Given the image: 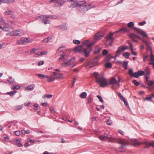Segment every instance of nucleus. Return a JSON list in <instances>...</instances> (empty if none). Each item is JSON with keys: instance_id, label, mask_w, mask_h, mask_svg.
Listing matches in <instances>:
<instances>
[{"instance_id": "nucleus-1", "label": "nucleus", "mask_w": 154, "mask_h": 154, "mask_svg": "<svg viewBox=\"0 0 154 154\" xmlns=\"http://www.w3.org/2000/svg\"><path fill=\"white\" fill-rule=\"evenodd\" d=\"M59 55L60 57L59 58V60L63 61L61 64L62 66H63L67 67L70 65L72 63L74 62L75 60V58L74 57L68 59L67 55L62 51H60Z\"/></svg>"}, {"instance_id": "nucleus-2", "label": "nucleus", "mask_w": 154, "mask_h": 154, "mask_svg": "<svg viewBox=\"0 0 154 154\" xmlns=\"http://www.w3.org/2000/svg\"><path fill=\"white\" fill-rule=\"evenodd\" d=\"M118 143L120 144L121 146L115 150L116 151L119 152H124L125 151L124 147L129 144L128 140L125 139H120L118 140Z\"/></svg>"}, {"instance_id": "nucleus-3", "label": "nucleus", "mask_w": 154, "mask_h": 154, "mask_svg": "<svg viewBox=\"0 0 154 154\" xmlns=\"http://www.w3.org/2000/svg\"><path fill=\"white\" fill-rule=\"evenodd\" d=\"M128 26L130 28H132L136 32L139 34L145 37H147V35L145 32L143 30L135 27H134V23L133 22H131L127 24Z\"/></svg>"}, {"instance_id": "nucleus-4", "label": "nucleus", "mask_w": 154, "mask_h": 154, "mask_svg": "<svg viewBox=\"0 0 154 154\" xmlns=\"http://www.w3.org/2000/svg\"><path fill=\"white\" fill-rule=\"evenodd\" d=\"M93 43L94 42L87 45V47L84 48L82 51H81V54L85 57H88L89 55L91 52L92 50L91 46L94 44Z\"/></svg>"}, {"instance_id": "nucleus-5", "label": "nucleus", "mask_w": 154, "mask_h": 154, "mask_svg": "<svg viewBox=\"0 0 154 154\" xmlns=\"http://www.w3.org/2000/svg\"><path fill=\"white\" fill-rule=\"evenodd\" d=\"M97 82L100 84V86L103 88L108 85L107 80L103 76L97 77L96 78Z\"/></svg>"}, {"instance_id": "nucleus-6", "label": "nucleus", "mask_w": 154, "mask_h": 154, "mask_svg": "<svg viewBox=\"0 0 154 154\" xmlns=\"http://www.w3.org/2000/svg\"><path fill=\"white\" fill-rule=\"evenodd\" d=\"M115 33H110L108 35L106 36V42H109V44L110 45H112V43L115 39L113 37V35Z\"/></svg>"}, {"instance_id": "nucleus-7", "label": "nucleus", "mask_w": 154, "mask_h": 154, "mask_svg": "<svg viewBox=\"0 0 154 154\" xmlns=\"http://www.w3.org/2000/svg\"><path fill=\"white\" fill-rule=\"evenodd\" d=\"M97 64V62H93L91 60L87 62L86 63V66L87 69H90L93 67Z\"/></svg>"}, {"instance_id": "nucleus-8", "label": "nucleus", "mask_w": 154, "mask_h": 154, "mask_svg": "<svg viewBox=\"0 0 154 154\" xmlns=\"http://www.w3.org/2000/svg\"><path fill=\"white\" fill-rule=\"evenodd\" d=\"M117 63L120 66L124 67L125 70L127 69L128 66V61L118 60L117 62Z\"/></svg>"}, {"instance_id": "nucleus-9", "label": "nucleus", "mask_w": 154, "mask_h": 154, "mask_svg": "<svg viewBox=\"0 0 154 154\" xmlns=\"http://www.w3.org/2000/svg\"><path fill=\"white\" fill-rule=\"evenodd\" d=\"M13 32L14 36H20L23 35L24 33V31L23 30L20 29H18V30L13 31Z\"/></svg>"}, {"instance_id": "nucleus-10", "label": "nucleus", "mask_w": 154, "mask_h": 154, "mask_svg": "<svg viewBox=\"0 0 154 154\" xmlns=\"http://www.w3.org/2000/svg\"><path fill=\"white\" fill-rule=\"evenodd\" d=\"M39 17L42 19V21L45 24L50 23L51 21L50 20L48 19L47 15H42Z\"/></svg>"}, {"instance_id": "nucleus-11", "label": "nucleus", "mask_w": 154, "mask_h": 154, "mask_svg": "<svg viewBox=\"0 0 154 154\" xmlns=\"http://www.w3.org/2000/svg\"><path fill=\"white\" fill-rule=\"evenodd\" d=\"M121 32L122 33H128L130 32V30L128 28H123L120 29L119 30L114 32V33H116Z\"/></svg>"}, {"instance_id": "nucleus-12", "label": "nucleus", "mask_w": 154, "mask_h": 154, "mask_svg": "<svg viewBox=\"0 0 154 154\" xmlns=\"http://www.w3.org/2000/svg\"><path fill=\"white\" fill-rule=\"evenodd\" d=\"M83 47L82 45H80L75 48L73 49V51L74 53L80 52L81 54V51L83 50Z\"/></svg>"}, {"instance_id": "nucleus-13", "label": "nucleus", "mask_w": 154, "mask_h": 154, "mask_svg": "<svg viewBox=\"0 0 154 154\" xmlns=\"http://www.w3.org/2000/svg\"><path fill=\"white\" fill-rule=\"evenodd\" d=\"M131 140L132 142V144L134 146H137L140 145L141 144V142H139L136 139H131Z\"/></svg>"}, {"instance_id": "nucleus-14", "label": "nucleus", "mask_w": 154, "mask_h": 154, "mask_svg": "<svg viewBox=\"0 0 154 154\" xmlns=\"http://www.w3.org/2000/svg\"><path fill=\"white\" fill-rule=\"evenodd\" d=\"M66 2V0H57L55 5L57 7H60L62 6Z\"/></svg>"}, {"instance_id": "nucleus-15", "label": "nucleus", "mask_w": 154, "mask_h": 154, "mask_svg": "<svg viewBox=\"0 0 154 154\" xmlns=\"http://www.w3.org/2000/svg\"><path fill=\"white\" fill-rule=\"evenodd\" d=\"M103 36V34L101 32H98L95 35L94 38L96 40H99L102 38Z\"/></svg>"}, {"instance_id": "nucleus-16", "label": "nucleus", "mask_w": 154, "mask_h": 154, "mask_svg": "<svg viewBox=\"0 0 154 154\" xmlns=\"http://www.w3.org/2000/svg\"><path fill=\"white\" fill-rule=\"evenodd\" d=\"M93 8V6L91 4H90L87 5H85L84 6H82L81 8V9H83L86 11H87L91 8Z\"/></svg>"}, {"instance_id": "nucleus-17", "label": "nucleus", "mask_w": 154, "mask_h": 154, "mask_svg": "<svg viewBox=\"0 0 154 154\" xmlns=\"http://www.w3.org/2000/svg\"><path fill=\"white\" fill-rule=\"evenodd\" d=\"M115 83H117V81L115 78H112L109 82V83L110 85H112V88L113 89H114L113 84Z\"/></svg>"}, {"instance_id": "nucleus-18", "label": "nucleus", "mask_w": 154, "mask_h": 154, "mask_svg": "<svg viewBox=\"0 0 154 154\" xmlns=\"http://www.w3.org/2000/svg\"><path fill=\"white\" fill-rule=\"evenodd\" d=\"M58 27L62 30H66L67 28V25L66 23H64L59 25Z\"/></svg>"}, {"instance_id": "nucleus-19", "label": "nucleus", "mask_w": 154, "mask_h": 154, "mask_svg": "<svg viewBox=\"0 0 154 154\" xmlns=\"http://www.w3.org/2000/svg\"><path fill=\"white\" fill-rule=\"evenodd\" d=\"M35 88V85H30L25 88L26 90L32 91Z\"/></svg>"}, {"instance_id": "nucleus-20", "label": "nucleus", "mask_w": 154, "mask_h": 154, "mask_svg": "<svg viewBox=\"0 0 154 154\" xmlns=\"http://www.w3.org/2000/svg\"><path fill=\"white\" fill-rule=\"evenodd\" d=\"M120 139V138L116 139L114 138H112L111 137H110V138L109 139L108 142L112 143H118V140Z\"/></svg>"}, {"instance_id": "nucleus-21", "label": "nucleus", "mask_w": 154, "mask_h": 154, "mask_svg": "<svg viewBox=\"0 0 154 154\" xmlns=\"http://www.w3.org/2000/svg\"><path fill=\"white\" fill-rule=\"evenodd\" d=\"M47 78V81L49 82H53L56 79V78L52 75H51L50 77L48 76V78Z\"/></svg>"}, {"instance_id": "nucleus-22", "label": "nucleus", "mask_w": 154, "mask_h": 154, "mask_svg": "<svg viewBox=\"0 0 154 154\" xmlns=\"http://www.w3.org/2000/svg\"><path fill=\"white\" fill-rule=\"evenodd\" d=\"M7 81L10 85H14L15 84V81L14 79H12V77H10L7 80Z\"/></svg>"}, {"instance_id": "nucleus-23", "label": "nucleus", "mask_w": 154, "mask_h": 154, "mask_svg": "<svg viewBox=\"0 0 154 154\" xmlns=\"http://www.w3.org/2000/svg\"><path fill=\"white\" fill-rule=\"evenodd\" d=\"M79 6V4H78V2H77V3H74L71 5L69 6V8H72L77 7Z\"/></svg>"}, {"instance_id": "nucleus-24", "label": "nucleus", "mask_w": 154, "mask_h": 154, "mask_svg": "<svg viewBox=\"0 0 154 154\" xmlns=\"http://www.w3.org/2000/svg\"><path fill=\"white\" fill-rule=\"evenodd\" d=\"M123 48H122V46L119 47L117 49L116 53L117 54H119L120 53L122 52H123Z\"/></svg>"}, {"instance_id": "nucleus-25", "label": "nucleus", "mask_w": 154, "mask_h": 154, "mask_svg": "<svg viewBox=\"0 0 154 154\" xmlns=\"http://www.w3.org/2000/svg\"><path fill=\"white\" fill-rule=\"evenodd\" d=\"M25 43L24 38H22L19 40L17 41V43L20 45L23 44Z\"/></svg>"}, {"instance_id": "nucleus-26", "label": "nucleus", "mask_w": 154, "mask_h": 154, "mask_svg": "<svg viewBox=\"0 0 154 154\" xmlns=\"http://www.w3.org/2000/svg\"><path fill=\"white\" fill-rule=\"evenodd\" d=\"M16 92L17 91H16L14 90L11 92H7V93L8 95H9L11 96H13L15 94Z\"/></svg>"}, {"instance_id": "nucleus-27", "label": "nucleus", "mask_w": 154, "mask_h": 154, "mask_svg": "<svg viewBox=\"0 0 154 154\" xmlns=\"http://www.w3.org/2000/svg\"><path fill=\"white\" fill-rule=\"evenodd\" d=\"M147 85L150 87H154V80H152L150 81L147 84Z\"/></svg>"}, {"instance_id": "nucleus-28", "label": "nucleus", "mask_w": 154, "mask_h": 154, "mask_svg": "<svg viewBox=\"0 0 154 154\" xmlns=\"http://www.w3.org/2000/svg\"><path fill=\"white\" fill-rule=\"evenodd\" d=\"M152 96H149V95L147 96L146 98L144 99V100L147 101H150L152 102H153L152 100Z\"/></svg>"}, {"instance_id": "nucleus-29", "label": "nucleus", "mask_w": 154, "mask_h": 154, "mask_svg": "<svg viewBox=\"0 0 154 154\" xmlns=\"http://www.w3.org/2000/svg\"><path fill=\"white\" fill-rule=\"evenodd\" d=\"M14 142L17 144V146L19 147L22 146V145L20 141L18 139H16L14 140Z\"/></svg>"}, {"instance_id": "nucleus-30", "label": "nucleus", "mask_w": 154, "mask_h": 154, "mask_svg": "<svg viewBox=\"0 0 154 154\" xmlns=\"http://www.w3.org/2000/svg\"><path fill=\"white\" fill-rule=\"evenodd\" d=\"M87 93L86 92H83L81 94L80 96L82 98H85L87 96Z\"/></svg>"}, {"instance_id": "nucleus-31", "label": "nucleus", "mask_w": 154, "mask_h": 154, "mask_svg": "<svg viewBox=\"0 0 154 154\" xmlns=\"http://www.w3.org/2000/svg\"><path fill=\"white\" fill-rule=\"evenodd\" d=\"M130 55V53L128 52H125L122 54V55L126 59H128Z\"/></svg>"}, {"instance_id": "nucleus-32", "label": "nucleus", "mask_w": 154, "mask_h": 154, "mask_svg": "<svg viewBox=\"0 0 154 154\" xmlns=\"http://www.w3.org/2000/svg\"><path fill=\"white\" fill-rule=\"evenodd\" d=\"M38 76L39 78H43V79L47 78H48V76L42 74H38Z\"/></svg>"}, {"instance_id": "nucleus-33", "label": "nucleus", "mask_w": 154, "mask_h": 154, "mask_svg": "<svg viewBox=\"0 0 154 154\" xmlns=\"http://www.w3.org/2000/svg\"><path fill=\"white\" fill-rule=\"evenodd\" d=\"M47 17L50 19H56L58 17L56 15H47Z\"/></svg>"}, {"instance_id": "nucleus-34", "label": "nucleus", "mask_w": 154, "mask_h": 154, "mask_svg": "<svg viewBox=\"0 0 154 154\" xmlns=\"http://www.w3.org/2000/svg\"><path fill=\"white\" fill-rule=\"evenodd\" d=\"M13 12V11L8 10L4 12V14L5 15H11L12 14V13Z\"/></svg>"}, {"instance_id": "nucleus-35", "label": "nucleus", "mask_w": 154, "mask_h": 154, "mask_svg": "<svg viewBox=\"0 0 154 154\" xmlns=\"http://www.w3.org/2000/svg\"><path fill=\"white\" fill-rule=\"evenodd\" d=\"M105 66L107 68H111L112 66V64L111 63L107 62L105 64Z\"/></svg>"}, {"instance_id": "nucleus-36", "label": "nucleus", "mask_w": 154, "mask_h": 154, "mask_svg": "<svg viewBox=\"0 0 154 154\" xmlns=\"http://www.w3.org/2000/svg\"><path fill=\"white\" fill-rule=\"evenodd\" d=\"M145 44L146 45V46L147 50H148V51L150 50V51H151L152 49H151V46L150 45L149 43L148 42L147 43H146V44Z\"/></svg>"}, {"instance_id": "nucleus-37", "label": "nucleus", "mask_w": 154, "mask_h": 154, "mask_svg": "<svg viewBox=\"0 0 154 154\" xmlns=\"http://www.w3.org/2000/svg\"><path fill=\"white\" fill-rule=\"evenodd\" d=\"M93 100V98L91 97V96H89L88 97L87 103H90Z\"/></svg>"}, {"instance_id": "nucleus-38", "label": "nucleus", "mask_w": 154, "mask_h": 154, "mask_svg": "<svg viewBox=\"0 0 154 154\" xmlns=\"http://www.w3.org/2000/svg\"><path fill=\"white\" fill-rule=\"evenodd\" d=\"M23 108V105H18L15 107V109L19 110Z\"/></svg>"}, {"instance_id": "nucleus-39", "label": "nucleus", "mask_w": 154, "mask_h": 154, "mask_svg": "<svg viewBox=\"0 0 154 154\" xmlns=\"http://www.w3.org/2000/svg\"><path fill=\"white\" fill-rule=\"evenodd\" d=\"M134 77L136 78H138L139 77L137 72H135L133 73L131 77Z\"/></svg>"}, {"instance_id": "nucleus-40", "label": "nucleus", "mask_w": 154, "mask_h": 154, "mask_svg": "<svg viewBox=\"0 0 154 154\" xmlns=\"http://www.w3.org/2000/svg\"><path fill=\"white\" fill-rule=\"evenodd\" d=\"M130 35H131V36H133V37H134L135 38V37H136L139 39H141V38L140 36L134 34L133 33H131L130 34Z\"/></svg>"}, {"instance_id": "nucleus-41", "label": "nucleus", "mask_w": 154, "mask_h": 154, "mask_svg": "<svg viewBox=\"0 0 154 154\" xmlns=\"http://www.w3.org/2000/svg\"><path fill=\"white\" fill-rule=\"evenodd\" d=\"M73 42L75 44L79 45L80 44V41L79 40L75 39L73 40Z\"/></svg>"}, {"instance_id": "nucleus-42", "label": "nucleus", "mask_w": 154, "mask_h": 154, "mask_svg": "<svg viewBox=\"0 0 154 154\" xmlns=\"http://www.w3.org/2000/svg\"><path fill=\"white\" fill-rule=\"evenodd\" d=\"M20 88V86L19 85H15L11 87L12 89H19Z\"/></svg>"}, {"instance_id": "nucleus-43", "label": "nucleus", "mask_w": 154, "mask_h": 154, "mask_svg": "<svg viewBox=\"0 0 154 154\" xmlns=\"http://www.w3.org/2000/svg\"><path fill=\"white\" fill-rule=\"evenodd\" d=\"M139 76H141L144 74V72L143 71H139L138 72Z\"/></svg>"}, {"instance_id": "nucleus-44", "label": "nucleus", "mask_w": 154, "mask_h": 154, "mask_svg": "<svg viewBox=\"0 0 154 154\" xmlns=\"http://www.w3.org/2000/svg\"><path fill=\"white\" fill-rule=\"evenodd\" d=\"M78 4H79V6H81L83 5H84L86 4V2L85 1H80L77 2Z\"/></svg>"}, {"instance_id": "nucleus-45", "label": "nucleus", "mask_w": 154, "mask_h": 154, "mask_svg": "<svg viewBox=\"0 0 154 154\" xmlns=\"http://www.w3.org/2000/svg\"><path fill=\"white\" fill-rule=\"evenodd\" d=\"M132 83L136 86H138L139 85V83L136 80H134L132 81Z\"/></svg>"}, {"instance_id": "nucleus-46", "label": "nucleus", "mask_w": 154, "mask_h": 154, "mask_svg": "<svg viewBox=\"0 0 154 154\" xmlns=\"http://www.w3.org/2000/svg\"><path fill=\"white\" fill-rule=\"evenodd\" d=\"M151 55H150V60L151 61H154V55H153L152 54V52H151Z\"/></svg>"}, {"instance_id": "nucleus-47", "label": "nucleus", "mask_w": 154, "mask_h": 154, "mask_svg": "<svg viewBox=\"0 0 154 154\" xmlns=\"http://www.w3.org/2000/svg\"><path fill=\"white\" fill-rule=\"evenodd\" d=\"M118 95L122 100L125 99L123 96L122 95V94L120 93H118Z\"/></svg>"}, {"instance_id": "nucleus-48", "label": "nucleus", "mask_w": 154, "mask_h": 154, "mask_svg": "<svg viewBox=\"0 0 154 154\" xmlns=\"http://www.w3.org/2000/svg\"><path fill=\"white\" fill-rule=\"evenodd\" d=\"M44 97H45L51 98L52 97V95L48 94H45L44 95Z\"/></svg>"}, {"instance_id": "nucleus-49", "label": "nucleus", "mask_w": 154, "mask_h": 154, "mask_svg": "<svg viewBox=\"0 0 154 154\" xmlns=\"http://www.w3.org/2000/svg\"><path fill=\"white\" fill-rule=\"evenodd\" d=\"M108 53V51L106 49H104L103 51L102 54L103 56L106 55Z\"/></svg>"}, {"instance_id": "nucleus-50", "label": "nucleus", "mask_w": 154, "mask_h": 154, "mask_svg": "<svg viewBox=\"0 0 154 154\" xmlns=\"http://www.w3.org/2000/svg\"><path fill=\"white\" fill-rule=\"evenodd\" d=\"M146 21H143L142 22H139L138 23V24L139 25L143 26L145 24H146Z\"/></svg>"}, {"instance_id": "nucleus-51", "label": "nucleus", "mask_w": 154, "mask_h": 154, "mask_svg": "<svg viewBox=\"0 0 154 154\" xmlns=\"http://www.w3.org/2000/svg\"><path fill=\"white\" fill-rule=\"evenodd\" d=\"M13 34H14V32H13V31L12 32H9L7 33L6 34V35H7V36L10 35V36H14Z\"/></svg>"}, {"instance_id": "nucleus-52", "label": "nucleus", "mask_w": 154, "mask_h": 154, "mask_svg": "<svg viewBox=\"0 0 154 154\" xmlns=\"http://www.w3.org/2000/svg\"><path fill=\"white\" fill-rule=\"evenodd\" d=\"M128 72L129 74V75H131V77L132 75V74H133V73H134L133 72V70L132 69H129L128 71Z\"/></svg>"}, {"instance_id": "nucleus-53", "label": "nucleus", "mask_w": 154, "mask_h": 154, "mask_svg": "<svg viewBox=\"0 0 154 154\" xmlns=\"http://www.w3.org/2000/svg\"><path fill=\"white\" fill-rule=\"evenodd\" d=\"M149 74H150V73L147 70V71H146L145 74V77H149Z\"/></svg>"}, {"instance_id": "nucleus-54", "label": "nucleus", "mask_w": 154, "mask_h": 154, "mask_svg": "<svg viewBox=\"0 0 154 154\" xmlns=\"http://www.w3.org/2000/svg\"><path fill=\"white\" fill-rule=\"evenodd\" d=\"M38 49L36 48H34L32 49L30 51L31 53H34L37 51Z\"/></svg>"}, {"instance_id": "nucleus-55", "label": "nucleus", "mask_w": 154, "mask_h": 154, "mask_svg": "<svg viewBox=\"0 0 154 154\" xmlns=\"http://www.w3.org/2000/svg\"><path fill=\"white\" fill-rule=\"evenodd\" d=\"M97 97L98 98L100 102L101 103L103 102V100L101 96L99 95H98L97 96Z\"/></svg>"}, {"instance_id": "nucleus-56", "label": "nucleus", "mask_w": 154, "mask_h": 154, "mask_svg": "<svg viewBox=\"0 0 154 154\" xmlns=\"http://www.w3.org/2000/svg\"><path fill=\"white\" fill-rule=\"evenodd\" d=\"M129 36L131 38L132 40L134 42H138L137 40L135 39V38L133 37V36H131V35H129Z\"/></svg>"}, {"instance_id": "nucleus-57", "label": "nucleus", "mask_w": 154, "mask_h": 154, "mask_svg": "<svg viewBox=\"0 0 154 154\" xmlns=\"http://www.w3.org/2000/svg\"><path fill=\"white\" fill-rule=\"evenodd\" d=\"M88 41L87 40H85L83 42L82 44L81 45H82L83 47L84 45H85L86 46L87 45V44L88 43Z\"/></svg>"}, {"instance_id": "nucleus-58", "label": "nucleus", "mask_w": 154, "mask_h": 154, "mask_svg": "<svg viewBox=\"0 0 154 154\" xmlns=\"http://www.w3.org/2000/svg\"><path fill=\"white\" fill-rule=\"evenodd\" d=\"M63 75L62 74H58V75H57V76L56 78V79L59 78H61L63 77Z\"/></svg>"}, {"instance_id": "nucleus-59", "label": "nucleus", "mask_w": 154, "mask_h": 154, "mask_svg": "<svg viewBox=\"0 0 154 154\" xmlns=\"http://www.w3.org/2000/svg\"><path fill=\"white\" fill-rule=\"evenodd\" d=\"M124 103L125 105L126 106H127L128 107H129V105L127 101L125 100V99L122 100Z\"/></svg>"}, {"instance_id": "nucleus-60", "label": "nucleus", "mask_w": 154, "mask_h": 154, "mask_svg": "<svg viewBox=\"0 0 154 154\" xmlns=\"http://www.w3.org/2000/svg\"><path fill=\"white\" fill-rule=\"evenodd\" d=\"M76 78L74 77L72 84V87H73V86L74 85L76 81Z\"/></svg>"}, {"instance_id": "nucleus-61", "label": "nucleus", "mask_w": 154, "mask_h": 154, "mask_svg": "<svg viewBox=\"0 0 154 154\" xmlns=\"http://www.w3.org/2000/svg\"><path fill=\"white\" fill-rule=\"evenodd\" d=\"M76 78L74 77L72 84V87H73V86L74 85L76 81Z\"/></svg>"}, {"instance_id": "nucleus-62", "label": "nucleus", "mask_w": 154, "mask_h": 154, "mask_svg": "<svg viewBox=\"0 0 154 154\" xmlns=\"http://www.w3.org/2000/svg\"><path fill=\"white\" fill-rule=\"evenodd\" d=\"M100 50V48H98L97 50H96L94 52V54H97L99 53Z\"/></svg>"}, {"instance_id": "nucleus-63", "label": "nucleus", "mask_w": 154, "mask_h": 154, "mask_svg": "<svg viewBox=\"0 0 154 154\" xmlns=\"http://www.w3.org/2000/svg\"><path fill=\"white\" fill-rule=\"evenodd\" d=\"M48 53V52L47 51H42L40 52V55H46Z\"/></svg>"}, {"instance_id": "nucleus-64", "label": "nucleus", "mask_w": 154, "mask_h": 154, "mask_svg": "<svg viewBox=\"0 0 154 154\" xmlns=\"http://www.w3.org/2000/svg\"><path fill=\"white\" fill-rule=\"evenodd\" d=\"M42 42H43V43H47L48 42V38H44L42 40Z\"/></svg>"}]
</instances>
